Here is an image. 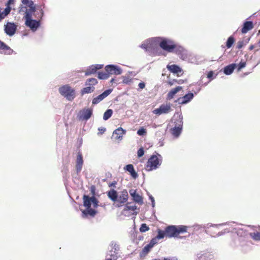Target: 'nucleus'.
<instances>
[{"label":"nucleus","mask_w":260,"mask_h":260,"mask_svg":"<svg viewBox=\"0 0 260 260\" xmlns=\"http://www.w3.org/2000/svg\"><path fill=\"white\" fill-rule=\"evenodd\" d=\"M83 206L86 208V209L82 211V217L85 218L88 216H90L92 217H94L98 212L95 209L91 208V206L92 204L93 208H98L99 206L98 200L95 197H90L88 195L84 194L83 196Z\"/></svg>","instance_id":"1"},{"label":"nucleus","mask_w":260,"mask_h":260,"mask_svg":"<svg viewBox=\"0 0 260 260\" xmlns=\"http://www.w3.org/2000/svg\"><path fill=\"white\" fill-rule=\"evenodd\" d=\"M38 9L39 11L40 14L38 16H37V14H35V18H36L37 20L32 19V17L24 18L25 20V25L29 27L33 32L37 31L38 28L40 26V20L42 19L44 15V11L41 6H38Z\"/></svg>","instance_id":"2"},{"label":"nucleus","mask_w":260,"mask_h":260,"mask_svg":"<svg viewBox=\"0 0 260 260\" xmlns=\"http://www.w3.org/2000/svg\"><path fill=\"white\" fill-rule=\"evenodd\" d=\"M162 163V156L160 154L157 153L156 155H152L148 159L145 169L150 172L157 169Z\"/></svg>","instance_id":"3"},{"label":"nucleus","mask_w":260,"mask_h":260,"mask_svg":"<svg viewBox=\"0 0 260 260\" xmlns=\"http://www.w3.org/2000/svg\"><path fill=\"white\" fill-rule=\"evenodd\" d=\"M156 39H159L156 41V46L159 45L164 50L170 53L173 52L175 42L173 40L164 37H156Z\"/></svg>","instance_id":"4"},{"label":"nucleus","mask_w":260,"mask_h":260,"mask_svg":"<svg viewBox=\"0 0 260 260\" xmlns=\"http://www.w3.org/2000/svg\"><path fill=\"white\" fill-rule=\"evenodd\" d=\"M60 94L69 101H72L76 97L75 90L69 84H65L58 88Z\"/></svg>","instance_id":"5"},{"label":"nucleus","mask_w":260,"mask_h":260,"mask_svg":"<svg viewBox=\"0 0 260 260\" xmlns=\"http://www.w3.org/2000/svg\"><path fill=\"white\" fill-rule=\"evenodd\" d=\"M225 223L218 224L208 223L204 226V228L205 229V232L212 237H219L224 234L226 232H229V231H226V230H224V231L219 232L215 235L216 232L219 229V227L225 225Z\"/></svg>","instance_id":"6"},{"label":"nucleus","mask_w":260,"mask_h":260,"mask_svg":"<svg viewBox=\"0 0 260 260\" xmlns=\"http://www.w3.org/2000/svg\"><path fill=\"white\" fill-rule=\"evenodd\" d=\"M158 39L154 37L146 40L140 46V47L144 49L146 51H149L150 49L156 47V41Z\"/></svg>","instance_id":"7"},{"label":"nucleus","mask_w":260,"mask_h":260,"mask_svg":"<svg viewBox=\"0 0 260 260\" xmlns=\"http://www.w3.org/2000/svg\"><path fill=\"white\" fill-rule=\"evenodd\" d=\"M105 71L110 75H119L122 73V69L115 64H108L105 67Z\"/></svg>","instance_id":"8"},{"label":"nucleus","mask_w":260,"mask_h":260,"mask_svg":"<svg viewBox=\"0 0 260 260\" xmlns=\"http://www.w3.org/2000/svg\"><path fill=\"white\" fill-rule=\"evenodd\" d=\"M171 110L170 104H161L159 108L154 109L153 113L157 115L164 114H168Z\"/></svg>","instance_id":"9"},{"label":"nucleus","mask_w":260,"mask_h":260,"mask_svg":"<svg viewBox=\"0 0 260 260\" xmlns=\"http://www.w3.org/2000/svg\"><path fill=\"white\" fill-rule=\"evenodd\" d=\"M17 30V25L14 22H8L4 25V31L10 37L13 36Z\"/></svg>","instance_id":"10"},{"label":"nucleus","mask_w":260,"mask_h":260,"mask_svg":"<svg viewBox=\"0 0 260 260\" xmlns=\"http://www.w3.org/2000/svg\"><path fill=\"white\" fill-rule=\"evenodd\" d=\"M93 110L91 108L83 109L81 110L78 115V118L81 120H88L92 115Z\"/></svg>","instance_id":"11"},{"label":"nucleus","mask_w":260,"mask_h":260,"mask_svg":"<svg viewBox=\"0 0 260 260\" xmlns=\"http://www.w3.org/2000/svg\"><path fill=\"white\" fill-rule=\"evenodd\" d=\"M253 231V232L250 233L249 235L250 237L254 241H260V225H248Z\"/></svg>","instance_id":"12"},{"label":"nucleus","mask_w":260,"mask_h":260,"mask_svg":"<svg viewBox=\"0 0 260 260\" xmlns=\"http://www.w3.org/2000/svg\"><path fill=\"white\" fill-rule=\"evenodd\" d=\"M113 91L112 89L109 88L105 90L102 93L94 98L92 101L93 105H96L108 96Z\"/></svg>","instance_id":"13"},{"label":"nucleus","mask_w":260,"mask_h":260,"mask_svg":"<svg viewBox=\"0 0 260 260\" xmlns=\"http://www.w3.org/2000/svg\"><path fill=\"white\" fill-rule=\"evenodd\" d=\"M166 237L168 238L177 237V225H170L167 226L166 228Z\"/></svg>","instance_id":"14"},{"label":"nucleus","mask_w":260,"mask_h":260,"mask_svg":"<svg viewBox=\"0 0 260 260\" xmlns=\"http://www.w3.org/2000/svg\"><path fill=\"white\" fill-rule=\"evenodd\" d=\"M193 98L194 94L192 92H188L182 97L179 98L176 102L179 104L185 105L189 103Z\"/></svg>","instance_id":"15"},{"label":"nucleus","mask_w":260,"mask_h":260,"mask_svg":"<svg viewBox=\"0 0 260 260\" xmlns=\"http://www.w3.org/2000/svg\"><path fill=\"white\" fill-rule=\"evenodd\" d=\"M174 126H183V116L181 112H176L172 118Z\"/></svg>","instance_id":"16"},{"label":"nucleus","mask_w":260,"mask_h":260,"mask_svg":"<svg viewBox=\"0 0 260 260\" xmlns=\"http://www.w3.org/2000/svg\"><path fill=\"white\" fill-rule=\"evenodd\" d=\"M126 133V131L120 127L116 129L113 132L112 138L116 140H121L123 135Z\"/></svg>","instance_id":"17"},{"label":"nucleus","mask_w":260,"mask_h":260,"mask_svg":"<svg viewBox=\"0 0 260 260\" xmlns=\"http://www.w3.org/2000/svg\"><path fill=\"white\" fill-rule=\"evenodd\" d=\"M103 67V64H93L89 67L85 73L86 76H89L92 74H95L98 70H100Z\"/></svg>","instance_id":"18"},{"label":"nucleus","mask_w":260,"mask_h":260,"mask_svg":"<svg viewBox=\"0 0 260 260\" xmlns=\"http://www.w3.org/2000/svg\"><path fill=\"white\" fill-rule=\"evenodd\" d=\"M174 48V49H173V52L172 53H174L181 57L186 55V50L183 47L179 44L175 43Z\"/></svg>","instance_id":"19"},{"label":"nucleus","mask_w":260,"mask_h":260,"mask_svg":"<svg viewBox=\"0 0 260 260\" xmlns=\"http://www.w3.org/2000/svg\"><path fill=\"white\" fill-rule=\"evenodd\" d=\"M83 164V156L80 152H78L77 156L76 169L77 174H78L82 170Z\"/></svg>","instance_id":"20"},{"label":"nucleus","mask_w":260,"mask_h":260,"mask_svg":"<svg viewBox=\"0 0 260 260\" xmlns=\"http://www.w3.org/2000/svg\"><path fill=\"white\" fill-rule=\"evenodd\" d=\"M128 199V192L126 190L124 189L120 192V194L118 195V198L116 201L119 204L125 203Z\"/></svg>","instance_id":"21"},{"label":"nucleus","mask_w":260,"mask_h":260,"mask_svg":"<svg viewBox=\"0 0 260 260\" xmlns=\"http://www.w3.org/2000/svg\"><path fill=\"white\" fill-rule=\"evenodd\" d=\"M129 193L135 202L139 204L140 205L143 204V198L141 196L137 193L136 190L131 189L129 190Z\"/></svg>","instance_id":"22"},{"label":"nucleus","mask_w":260,"mask_h":260,"mask_svg":"<svg viewBox=\"0 0 260 260\" xmlns=\"http://www.w3.org/2000/svg\"><path fill=\"white\" fill-rule=\"evenodd\" d=\"M23 9L25 10L24 18L32 17V14L36 12L37 10L36 8H31L27 9L26 7H22L21 8L20 12L22 11Z\"/></svg>","instance_id":"23"},{"label":"nucleus","mask_w":260,"mask_h":260,"mask_svg":"<svg viewBox=\"0 0 260 260\" xmlns=\"http://www.w3.org/2000/svg\"><path fill=\"white\" fill-rule=\"evenodd\" d=\"M237 68V64L233 63L225 66L223 69V73L226 75H230L232 74L234 70Z\"/></svg>","instance_id":"24"},{"label":"nucleus","mask_w":260,"mask_h":260,"mask_svg":"<svg viewBox=\"0 0 260 260\" xmlns=\"http://www.w3.org/2000/svg\"><path fill=\"white\" fill-rule=\"evenodd\" d=\"M253 27V22L251 21H245L241 29L242 34H246L250 30L252 29Z\"/></svg>","instance_id":"25"},{"label":"nucleus","mask_w":260,"mask_h":260,"mask_svg":"<svg viewBox=\"0 0 260 260\" xmlns=\"http://www.w3.org/2000/svg\"><path fill=\"white\" fill-rule=\"evenodd\" d=\"M167 68L169 71L174 74H179L182 72V69L177 64H168Z\"/></svg>","instance_id":"26"},{"label":"nucleus","mask_w":260,"mask_h":260,"mask_svg":"<svg viewBox=\"0 0 260 260\" xmlns=\"http://www.w3.org/2000/svg\"><path fill=\"white\" fill-rule=\"evenodd\" d=\"M234 231L239 237L245 239L247 236V232L243 229L235 228L234 229Z\"/></svg>","instance_id":"27"},{"label":"nucleus","mask_w":260,"mask_h":260,"mask_svg":"<svg viewBox=\"0 0 260 260\" xmlns=\"http://www.w3.org/2000/svg\"><path fill=\"white\" fill-rule=\"evenodd\" d=\"M181 86H177L172 89L167 94V99L171 100L173 98L174 96L180 90L182 89Z\"/></svg>","instance_id":"28"},{"label":"nucleus","mask_w":260,"mask_h":260,"mask_svg":"<svg viewBox=\"0 0 260 260\" xmlns=\"http://www.w3.org/2000/svg\"><path fill=\"white\" fill-rule=\"evenodd\" d=\"M198 260H212V255L208 252H201L198 254Z\"/></svg>","instance_id":"29"},{"label":"nucleus","mask_w":260,"mask_h":260,"mask_svg":"<svg viewBox=\"0 0 260 260\" xmlns=\"http://www.w3.org/2000/svg\"><path fill=\"white\" fill-rule=\"evenodd\" d=\"M108 198L112 201L115 202L117 200L118 194L117 191L114 189H111L107 193Z\"/></svg>","instance_id":"30"},{"label":"nucleus","mask_w":260,"mask_h":260,"mask_svg":"<svg viewBox=\"0 0 260 260\" xmlns=\"http://www.w3.org/2000/svg\"><path fill=\"white\" fill-rule=\"evenodd\" d=\"M183 126H174L171 128V133L175 137H178L182 132Z\"/></svg>","instance_id":"31"},{"label":"nucleus","mask_w":260,"mask_h":260,"mask_svg":"<svg viewBox=\"0 0 260 260\" xmlns=\"http://www.w3.org/2000/svg\"><path fill=\"white\" fill-rule=\"evenodd\" d=\"M0 49L8 51V52L7 53V54L9 55H11L14 52V51L13 49H12L9 46L7 45L4 42L1 41V40H0Z\"/></svg>","instance_id":"32"},{"label":"nucleus","mask_w":260,"mask_h":260,"mask_svg":"<svg viewBox=\"0 0 260 260\" xmlns=\"http://www.w3.org/2000/svg\"><path fill=\"white\" fill-rule=\"evenodd\" d=\"M95 87L93 86H89L83 88L81 90V95H83L86 93H90L94 91Z\"/></svg>","instance_id":"33"},{"label":"nucleus","mask_w":260,"mask_h":260,"mask_svg":"<svg viewBox=\"0 0 260 260\" xmlns=\"http://www.w3.org/2000/svg\"><path fill=\"white\" fill-rule=\"evenodd\" d=\"M6 8L4 9V10L3 11H2V9L0 8V13L2 15V16L4 17V19L8 15H9L10 14V13L12 10V8H11V6H9V5H6Z\"/></svg>","instance_id":"34"},{"label":"nucleus","mask_w":260,"mask_h":260,"mask_svg":"<svg viewBox=\"0 0 260 260\" xmlns=\"http://www.w3.org/2000/svg\"><path fill=\"white\" fill-rule=\"evenodd\" d=\"M118 252L114 251L113 250L110 249L107 252V256H110V258H112L113 260H116L118 258Z\"/></svg>","instance_id":"35"},{"label":"nucleus","mask_w":260,"mask_h":260,"mask_svg":"<svg viewBox=\"0 0 260 260\" xmlns=\"http://www.w3.org/2000/svg\"><path fill=\"white\" fill-rule=\"evenodd\" d=\"M188 226L183 225H177V230L178 236L180 234L187 232Z\"/></svg>","instance_id":"36"},{"label":"nucleus","mask_w":260,"mask_h":260,"mask_svg":"<svg viewBox=\"0 0 260 260\" xmlns=\"http://www.w3.org/2000/svg\"><path fill=\"white\" fill-rule=\"evenodd\" d=\"M23 5L27 6L28 8H36V5L32 0H22Z\"/></svg>","instance_id":"37"},{"label":"nucleus","mask_w":260,"mask_h":260,"mask_svg":"<svg viewBox=\"0 0 260 260\" xmlns=\"http://www.w3.org/2000/svg\"><path fill=\"white\" fill-rule=\"evenodd\" d=\"M110 247L111 249L113 250L115 252H118L119 251V246L117 242L115 241H112L110 244Z\"/></svg>","instance_id":"38"},{"label":"nucleus","mask_w":260,"mask_h":260,"mask_svg":"<svg viewBox=\"0 0 260 260\" xmlns=\"http://www.w3.org/2000/svg\"><path fill=\"white\" fill-rule=\"evenodd\" d=\"M153 247L149 243L147 244L143 248L142 252H141V256H142L143 255H146L151 250V249Z\"/></svg>","instance_id":"39"},{"label":"nucleus","mask_w":260,"mask_h":260,"mask_svg":"<svg viewBox=\"0 0 260 260\" xmlns=\"http://www.w3.org/2000/svg\"><path fill=\"white\" fill-rule=\"evenodd\" d=\"M113 110L112 109H109L107 110L103 115V119L104 120H107L109 119L112 115Z\"/></svg>","instance_id":"40"},{"label":"nucleus","mask_w":260,"mask_h":260,"mask_svg":"<svg viewBox=\"0 0 260 260\" xmlns=\"http://www.w3.org/2000/svg\"><path fill=\"white\" fill-rule=\"evenodd\" d=\"M110 77L108 73L103 72H98V78L101 80H105L108 79Z\"/></svg>","instance_id":"41"},{"label":"nucleus","mask_w":260,"mask_h":260,"mask_svg":"<svg viewBox=\"0 0 260 260\" xmlns=\"http://www.w3.org/2000/svg\"><path fill=\"white\" fill-rule=\"evenodd\" d=\"M165 236L166 237L165 229L164 231H162L160 229L157 230V235L156 237L158 240L163 239Z\"/></svg>","instance_id":"42"},{"label":"nucleus","mask_w":260,"mask_h":260,"mask_svg":"<svg viewBox=\"0 0 260 260\" xmlns=\"http://www.w3.org/2000/svg\"><path fill=\"white\" fill-rule=\"evenodd\" d=\"M137 209V207L136 205H131L130 203H127L125 206V208L124 209V211H135Z\"/></svg>","instance_id":"43"},{"label":"nucleus","mask_w":260,"mask_h":260,"mask_svg":"<svg viewBox=\"0 0 260 260\" xmlns=\"http://www.w3.org/2000/svg\"><path fill=\"white\" fill-rule=\"evenodd\" d=\"M235 42V39L233 36H230L227 40L226 42V46L228 48H230Z\"/></svg>","instance_id":"44"},{"label":"nucleus","mask_w":260,"mask_h":260,"mask_svg":"<svg viewBox=\"0 0 260 260\" xmlns=\"http://www.w3.org/2000/svg\"><path fill=\"white\" fill-rule=\"evenodd\" d=\"M98 83V81L95 78H89L85 82L86 85L93 86Z\"/></svg>","instance_id":"45"},{"label":"nucleus","mask_w":260,"mask_h":260,"mask_svg":"<svg viewBox=\"0 0 260 260\" xmlns=\"http://www.w3.org/2000/svg\"><path fill=\"white\" fill-rule=\"evenodd\" d=\"M149 230V226L146 223H142L140 228V231L142 233L146 232Z\"/></svg>","instance_id":"46"},{"label":"nucleus","mask_w":260,"mask_h":260,"mask_svg":"<svg viewBox=\"0 0 260 260\" xmlns=\"http://www.w3.org/2000/svg\"><path fill=\"white\" fill-rule=\"evenodd\" d=\"M147 132L145 128L144 127H141L139 128L137 131V134L139 136H143L146 134Z\"/></svg>","instance_id":"47"},{"label":"nucleus","mask_w":260,"mask_h":260,"mask_svg":"<svg viewBox=\"0 0 260 260\" xmlns=\"http://www.w3.org/2000/svg\"><path fill=\"white\" fill-rule=\"evenodd\" d=\"M122 83L124 84H129L132 82V79L129 76H122Z\"/></svg>","instance_id":"48"},{"label":"nucleus","mask_w":260,"mask_h":260,"mask_svg":"<svg viewBox=\"0 0 260 260\" xmlns=\"http://www.w3.org/2000/svg\"><path fill=\"white\" fill-rule=\"evenodd\" d=\"M246 66V62L244 61H241L238 64H237V71L239 72L243 68Z\"/></svg>","instance_id":"49"},{"label":"nucleus","mask_w":260,"mask_h":260,"mask_svg":"<svg viewBox=\"0 0 260 260\" xmlns=\"http://www.w3.org/2000/svg\"><path fill=\"white\" fill-rule=\"evenodd\" d=\"M124 169L129 173L134 169V166L132 164H128L124 167Z\"/></svg>","instance_id":"50"},{"label":"nucleus","mask_w":260,"mask_h":260,"mask_svg":"<svg viewBox=\"0 0 260 260\" xmlns=\"http://www.w3.org/2000/svg\"><path fill=\"white\" fill-rule=\"evenodd\" d=\"M144 154V150L142 147L139 148L137 151V156L138 157H142Z\"/></svg>","instance_id":"51"},{"label":"nucleus","mask_w":260,"mask_h":260,"mask_svg":"<svg viewBox=\"0 0 260 260\" xmlns=\"http://www.w3.org/2000/svg\"><path fill=\"white\" fill-rule=\"evenodd\" d=\"M158 239L156 238V237L152 238L150 242H149V244L153 247L156 244L158 243Z\"/></svg>","instance_id":"52"},{"label":"nucleus","mask_w":260,"mask_h":260,"mask_svg":"<svg viewBox=\"0 0 260 260\" xmlns=\"http://www.w3.org/2000/svg\"><path fill=\"white\" fill-rule=\"evenodd\" d=\"M245 45H246V43H244V41H240L238 42V43L237 44L236 47L238 49H241Z\"/></svg>","instance_id":"53"},{"label":"nucleus","mask_w":260,"mask_h":260,"mask_svg":"<svg viewBox=\"0 0 260 260\" xmlns=\"http://www.w3.org/2000/svg\"><path fill=\"white\" fill-rule=\"evenodd\" d=\"M148 195L149 196V199L151 202L152 207L154 208L155 207V200L154 197L150 194L148 193Z\"/></svg>","instance_id":"54"},{"label":"nucleus","mask_w":260,"mask_h":260,"mask_svg":"<svg viewBox=\"0 0 260 260\" xmlns=\"http://www.w3.org/2000/svg\"><path fill=\"white\" fill-rule=\"evenodd\" d=\"M96 188L94 185H91L90 187V191L91 196L95 197Z\"/></svg>","instance_id":"55"},{"label":"nucleus","mask_w":260,"mask_h":260,"mask_svg":"<svg viewBox=\"0 0 260 260\" xmlns=\"http://www.w3.org/2000/svg\"><path fill=\"white\" fill-rule=\"evenodd\" d=\"M131 176L134 178V179H136L138 178V173L136 172V171L135 170V169H134L133 170H132L131 172H129Z\"/></svg>","instance_id":"56"},{"label":"nucleus","mask_w":260,"mask_h":260,"mask_svg":"<svg viewBox=\"0 0 260 260\" xmlns=\"http://www.w3.org/2000/svg\"><path fill=\"white\" fill-rule=\"evenodd\" d=\"M214 72L213 71H210L207 74V78L210 79H213L214 78Z\"/></svg>","instance_id":"57"},{"label":"nucleus","mask_w":260,"mask_h":260,"mask_svg":"<svg viewBox=\"0 0 260 260\" xmlns=\"http://www.w3.org/2000/svg\"><path fill=\"white\" fill-rule=\"evenodd\" d=\"M106 129L105 127H101L98 128V131H99V133H98V135H101L103 133H104L106 131Z\"/></svg>","instance_id":"58"},{"label":"nucleus","mask_w":260,"mask_h":260,"mask_svg":"<svg viewBox=\"0 0 260 260\" xmlns=\"http://www.w3.org/2000/svg\"><path fill=\"white\" fill-rule=\"evenodd\" d=\"M138 86L140 89H142L145 87V83L144 82H141L138 84Z\"/></svg>","instance_id":"59"},{"label":"nucleus","mask_w":260,"mask_h":260,"mask_svg":"<svg viewBox=\"0 0 260 260\" xmlns=\"http://www.w3.org/2000/svg\"><path fill=\"white\" fill-rule=\"evenodd\" d=\"M119 80L118 79L112 78L110 81V82L112 84L113 83L117 84L118 83Z\"/></svg>","instance_id":"60"},{"label":"nucleus","mask_w":260,"mask_h":260,"mask_svg":"<svg viewBox=\"0 0 260 260\" xmlns=\"http://www.w3.org/2000/svg\"><path fill=\"white\" fill-rule=\"evenodd\" d=\"M15 0H8L6 5L11 6V5L13 4L14 3Z\"/></svg>","instance_id":"61"},{"label":"nucleus","mask_w":260,"mask_h":260,"mask_svg":"<svg viewBox=\"0 0 260 260\" xmlns=\"http://www.w3.org/2000/svg\"><path fill=\"white\" fill-rule=\"evenodd\" d=\"M116 184V181H113L112 182V183H111L109 185V187H112V186H114L115 185V184Z\"/></svg>","instance_id":"62"},{"label":"nucleus","mask_w":260,"mask_h":260,"mask_svg":"<svg viewBox=\"0 0 260 260\" xmlns=\"http://www.w3.org/2000/svg\"><path fill=\"white\" fill-rule=\"evenodd\" d=\"M164 260H178V259L175 257H172V258H165Z\"/></svg>","instance_id":"63"},{"label":"nucleus","mask_w":260,"mask_h":260,"mask_svg":"<svg viewBox=\"0 0 260 260\" xmlns=\"http://www.w3.org/2000/svg\"><path fill=\"white\" fill-rule=\"evenodd\" d=\"M200 226H201V225H198V224H196V225H193V227L194 228V229H196V228L199 229L200 228Z\"/></svg>","instance_id":"64"}]
</instances>
